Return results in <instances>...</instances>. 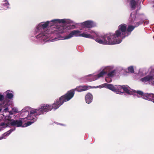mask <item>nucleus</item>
Instances as JSON below:
<instances>
[{
    "label": "nucleus",
    "mask_w": 154,
    "mask_h": 154,
    "mask_svg": "<svg viewBox=\"0 0 154 154\" xmlns=\"http://www.w3.org/2000/svg\"><path fill=\"white\" fill-rule=\"evenodd\" d=\"M73 93L72 91H69L66 94L61 96L58 100H57L52 106L48 104L42 105L38 109H35L31 110L30 112V114L31 115L35 114L36 116H38L43 114L45 112L51 111L53 109H56L63 104L64 102L70 100L73 97Z\"/></svg>",
    "instance_id": "f257e3e1"
},
{
    "label": "nucleus",
    "mask_w": 154,
    "mask_h": 154,
    "mask_svg": "<svg viewBox=\"0 0 154 154\" xmlns=\"http://www.w3.org/2000/svg\"><path fill=\"white\" fill-rule=\"evenodd\" d=\"M120 33L116 30L114 34L108 33L104 35L97 36L95 40L98 43L103 45H114L120 43L122 41Z\"/></svg>",
    "instance_id": "f03ea898"
},
{
    "label": "nucleus",
    "mask_w": 154,
    "mask_h": 154,
    "mask_svg": "<svg viewBox=\"0 0 154 154\" xmlns=\"http://www.w3.org/2000/svg\"><path fill=\"white\" fill-rule=\"evenodd\" d=\"M135 27V26L129 25L127 28V25L124 23L122 24L119 25L118 27L117 31L120 33V37H121L122 40L125 37L129 35Z\"/></svg>",
    "instance_id": "7ed1b4c3"
},
{
    "label": "nucleus",
    "mask_w": 154,
    "mask_h": 154,
    "mask_svg": "<svg viewBox=\"0 0 154 154\" xmlns=\"http://www.w3.org/2000/svg\"><path fill=\"white\" fill-rule=\"evenodd\" d=\"M53 23H52L51 21H47L44 24L40 23L37 26L36 29V31L38 32H43L45 29L47 28L49 25H50L51 26H52L53 24H52Z\"/></svg>",
    "instance_id": "20e7f679"
},
{
    "label": "nucleus",
    "mask_w": 154,
    "mask_h": 154,
    "mask_svg": "<svg viewBox=\"0 0 154 154\" xmlns=\"http://www.w3.org/2000/svg\"><path fill=\"white\" fill-rule=\"evenodd\" d=\"M137 93L140 95H142L143 98L147 100H154V94H145L141 91H138L136 92Z\"/></svg>",
    "instance_id": "39448f33"
},
{
    "label": "nucleus",
    "mask_w": 154,
    "mask_h": 154,
    "mask_svg": "<svg viewBox=\"0 0 154 154\" xmlns=\"http://www.w3.org/2000/svg\"><path fill=\"white\" fill-rule=\"evenodd\" d=\"M82 26L83 28H91L95 26L94 23L91 21L88 20L82 23Z\"/></svg>",
    "instance_id": "423d86ee"
},
{
    "label": "nucleus",
    "mask_w": 154,
    "mask_h": 154,
    "mask_svg": "<svg viewBox=\"0 0 154 154\" xmlns=\"http://www.w3.org/2000/svg\"><path fill=\"white\" fill-rule=\"evenodd\" d=\"M29 115L30 116V118L29 119L31 121H29L25 123V126L27 127L31 125L32 123L36 121L37 119V118L36 117V115L35 114H33L30 115V112H29Z\"/></svg>",
    "instance_id": "0eeeda50"
},
{
    "label": "nucleus",
    "mask_w": 154,
    "mask_h": 154,
    "mask_svg": "<svg viewBox=\"0 0 154 154\" xmlns=\"http://www.w3.org/2000/svg\"><path fill=\"white\" fill-rule=\"evenodd\" d=\"M81 32L79 30H74L72 31L68 35L66 36L65 38L69 39L73 36H80Z\"/></svg>",
    "instance_id": "6e6552de"
},
{
    "label": "nucleus",
    "mask_w": 154,
    "mask_h": 154,
    "mask_svg": "<svg viewBox=\"0 0 154 154\" xmlns=\"http://www.w3.org/2000/svg\"><path fill=\"white\" fill-rule=\"evenodd\" d=\"M22 125L23 121L21 120H13L9 124V125L17 127H21Z\"/></svg>",
    "instance_id": "1a4fd4ad"
},
{
    "label": "nucleus",
    "mask_w": 154,
    "mask_h": 154,
    "mask_svg": "<svg viewBox=\"0 0 154 154\" xmlns=\"http://www.w3.org/2000/svg\"><path fill=\"white\" fill-rule=\"evenodd\" d=\"M103 85V87H105L112 91L118 93L119 89L118 88V86L116 88L114 87L112 84L107 83H104Z\"/></svg>",
    "instance_id": "9d476101"
},
{
    "label": "nucleus",
    "mask_w": 154,
    "mask_h": 154,
    "mask_svg": "<svg viewBox=\"0 0 154 154\" xmlns=\"http://www.w3.org/2000/svg\"><path fill=\"white\" fill-rule=\"evenodd\" d=\"M103 85V87H105L112 91L118 93L119 89L118 88V86L116 88L114 87L112 84L107 83H104Z\"/></svg>",
    "instance_id": "9b49d317"
},
{
    "label": "nucleus",
    "mask_w": 154,
    "mask_h": 154,
    "mask_svg": "<svg viewBox=\"0 0 154 154\" xmlns=\"http://www.w3.org/2000/svg\"><path fill=\"white\" fill-rule=\"evenodd\" d=\"M118 88L119 89L118 93L120 92L121 93H124L123 92H122L121 91V89H123V91L128 94L130 95L131 94V91L125 85H119L118 86Z\"/></svg>",
    "instance_id": "f8f14e48"
},
{
    "label": "nucleus",
    "mask_w": 154,
    "mask_h": 154,
    "mask_svg": "<svg viewBox=\"0 0 154 154\" xmlns=\"http://www.w3.org/2000/svg\"><path fill=\"white\" fill-rule=\"evenodd\" d=\"M110 71V69L109 67H107L104 69H103L102 71L100 72L99 74L96 76L97 78L103 77L106 74L107 72Z\"/></svg>",
    "instance_id": "ddd939ff"
},
{
    "label": "nucleus",
    "mask_w": 154,
    "mask_h": 154,
    "mask_svg": "<svg viewBox=\"0 0 154 154\" xmlns=\"http://www.w3.org/2000/svg\"><path fill=\"white\" fill-rule=\"evenodd\" d=\"M93 99V96L92 94L90 93H88L85 97L86 102L88 104L91 103Z\"/></svg>",
    "instance_id": "4468645a"
},
{
    "label": "nucleus",
    "mask_w": 154,
    "mask_h": 154,
    "mask_svg": "<svg viewBox=\"0 0 154 154\" xmlns=\"http://www.w3.org/2000/svg\"><path fill=\"white\" fill-rule=\"evenodd\" d=\"M153 80V76L150 75H147L141 79V81L143 82L149 81V82H151L152 84H153L152 82Z\"/></svg>",
    "instance_id": "2eb2a0df"
},
{
    "label": "nucleus",
    "mask_w": 154,
    "mask_h": 154,
    "mask_svg": "<svg viewBox=\"0 0 154 154\" xmlns=\"http://www.w3.org/2000/svg\"><path fill=\"white\" fill-rule=\"evenodd\" d=\"M75 90L77 91L78 92H82V86H77L76 88L74 89H72L68 91L67 92L66 94H66L67 93H68L69 91H72V92L73 93V97L71 98L72 99L74 96L75 94Z\"/></svg>",
    "instance_id": "dca6fc26"
},
{
    "label": "nucleus",
    "mask_w": 154,
    "mask_h": 154,
    "mask_svg": "<svg viewBox=\"0 0 154 154\" xmlns=\"http://www.w3.org/2000/svg\"><path fill=\"white\" fill-rule=\"evenodd\" d=\"M6 92L7 93L6 94V97L9 99H11L13 97V95L12 93H11V92H13L12 91L10 90H7Z\"/></svg>",
    "instance_id": "f3484780"
},
{
    "label": "nucleus",
    "mask_w": 154,
    "mask_h": 154,
    "mask_svg": "<svg viewBox=\"0 0 154 154\" xmlns=\"http://www.w3.org/2000/svg\"><path fill=\"white\" fill-rule=\"evenodd\" d=\"M51 22L53 24L55 23H66V20L65 19H56L51 20Z\"/></svg>",
    "instance_id": "a211bd4d"
},
{
    "label": "nucleus",
    "mask_w": 154,
    "mask_h": 154,
    "mask_svg": "<svg viewBox=\"0 0 154 154\" xmlns=\"http://www.w3.org/2000/svg\"><path fill=\"white\" fill-rule=\"evenodd\" d=\"M130 4L132 10H134L136 8V1L135 0H131Z\"/></svg>",
    "instance_id": "6ab92c4d"
},
{
    "label": "nucleus",
    "mask_w": 154,
    "mask_h": 154,
    "mask_svg": "<svg viewBox=\"0 0 154 154\" xmlns=\"http://www.w3.org/2000/svg\"><path fill=\"white\" fill-rule=\"evenodd\" d=\"M80 36L83 37H84L88 38H93V36L91 35L90 34H86V33H82L80 34Z\"/></svg>",
    "instance_id": "aec40b11"
},
{
    "label": "nucleus",
    "mask_w": 154,
    "mask_h": 154,
    "mask_svg": "<svg viewBox=\"0 0 154 154\" xmlns=\"http://www.w3.org/2000/svg\"><path fill=\"white\" fill-rule=\"evenodd\" d=\"M135 15L134 14H133L132 13H131L130 14V22L131 23H133L135 21Z\"/></svg>",
    "instance_id": "412c9836"
},
{
    "label": "nucleus",
    "mask_w": 154,
    "mask_h": 154,
    "mask_svg": "<svg viewBox=\"0 0 154 154\" xmlns=\"http://www.w3.org/2000/svg\"><path fill=\"white\" fill-rule=\"evenodd\" d=\"M5 122H10L13 120L11 119V117L10 115L6 116L5 117Z\"/></svg>",
    "instance_id": "4be33fe9"
},
{
    "label": "nucleus",
    "mask_w": 154,
    "mask_h": 154,
    "mask_svg": "<svg viewBox=\"0 0 154 154\" xmlns=\"http://www.w3.org/2000/svg\"><path fill=\"white\" fill-rule=\"evenodd\" d=\"M116 70L114 69L109 72L107 74V75L109 77H112L116 75Z\"/></svg>",
    "instance_id": "5701e85b"
},
{
    "label": "nucleus",
    "mask_w": 154,
    "mask_h": 154,
    "mask_svg": "<svg viewBox=\"0 0 154 154\" xmlns=\"http://www.w3.org/2000/svg\"><path fill=\"white\" fill-rule=\"evenodd\" d=\"M10 122H2L0 124V126L2 127H7L8 125H9Z\"/></svg>",
    "instance_id": "b1692460"
},
{
    "label": "nucleus",
    "mask_w": 154,
    "mask_h": 154,
    "mask_svg": "<svg viewBox=\"0 0 154 154\" xmlns=\"http://www.w3.org/2000/svg\"><path fill=\"white\" fill-rule=\"evenodd\" d=\"M128 71L129 72L131 73H133L134 72V68L133 66H130L128 68Z\"/></svg>",
    "instance_id": "393cba45"
},
{
    "label": "nucleus",
    "mask_w": 154,
    "mask_h": 154,
    "mask_svg": "<svg viewBox=\"0 0 154 154\" xmlns=\"http://www.w3.org/2000/svg\"><path fill=\"white\" fill-rule=\"evenodd\" d=\"M3 5L4 6V8L5 9L8 8L9 4L8 2H7L5 3H4Z\"/></svg>",
    "instance_id": "a878e982"
},
{
    "label": "nucleus",
    "mask_w": 154,
    "mask_h": 154,
    "mask_svg": "<svg viewBox=\"0 0 154 154\" xmlns=\"http://www.w3.org/2000/svg\"><path fill=\"white\" fill-rule=\"evenodd\" d=\"M143 21L142 20H141L139 22H137L136 23L135 26L136 27L138 26L139 25L143 24Z\"/></svg>",
    "instance_id": "bb28decb"
},
{
    "label": "nucleus",
    "mask_w": 154,
    "mask_h": 154,
    "mask_svg": "<svg viewBox=\"0 0 154 154\" xmlns=\"http://www.w3.org/2000/svg\"><path fill=\"white\" fill-rule=\"evenodd\" d=\"M88 86L87 85L82 86V91H83L87 90L88 89Z\"/></svg>",
    "instance_id": "cd10ccee"
},
{
    "label": "nucleus",
    "mask_w": 154,
    "mask_h": 154,
    "mask_svg": "<svg viewBox=\"0 0 154 154\" xmlns=\"http://www.w3.org/2000/svg\"><path fill=\"white\" fill-rule=\"evenodd\" d=\"M10 134H9V133L7 132V133H4L2 135V137L0 138V140L2 139L5 136H8Z\"/></svg>",
    "instance_id": "c85d7f7f"
},
{
    "label": "nucleus",
    "mask_w": 154,
    "mask_h": 154,
    "mask_svg": "<svg viewBox=\"0 0 154 154\" xmlns=\"http://www.w3.org/2000/svg\"><path fill=\"white\" fill-rule=\"evenodd\" d=\"M4 99V96L3 95L0 94V101H2Z\"/></svg>",
    "instance_id": "c756f323"
},
{
    "label": "nucleus",
    "mask_w": 154,
    "mask_h": 154,
    "mask_svg": "<svg viewBox=\"0 0 154 154\" xmlns=\"http://www.w3.org/2000/svg\"><path fill=\"white\" fill-rule=\"evenodd\" d=\"M15 129V128H14V129L12 128L8 132L9 133V134H10L11 132L14 130Z\"/></svg>",
    "instance_id": "7c9ffc66"
},
{
    "label": "nucleus",
    "mask_w": 154,
    "mask_h": 154,
    "mask_svg": "<svg viewBox=\"0 0 154 154\" xmlns=\"http://www.w3.org/2000/svg\"><path fill=\"white\" fill-rule=\"evenodd\" d=\"M13 111L16 112V113H17V112H18V110L17 109H15V108H13Z\"/></svg>",
    "instance_id": "2f4dec72"
},
{
    "label": "nucleus",
    "mask_w": 154,
    "mask_h": 154,
    "mask_svg": "<svg viewBox=\"0 0 154 154\" xmlns=\"http://www.w3.org/2000/svg\"><path fill=\"white\" fill-rule=\"evenodd\" d=\"M105 81H106V82H108V83H109V82H112V79H110V80L109 81H108V80H107V79L106 78L105 79Z\"/></svg>",
    "instance_id": "473e14b6"
},
{
    "label": "nucleus",
    "mask_w": 154,
    "mask_h": 154,
    "mask_svg": "<svg viewBox=\"0 0 154 154\" xmlns=\"http://www.w3.org/2000/svg\"><path fill=\"white\" fill-rule=\"evenodd\" d=\"M152 82L153 83V84H152L153 85H154V78H153V80L152 81Z\"/></svg>",
    "instance_id": "72a5a7b5"
},
{
    "label": "nucleus",
    "mask_w": 154,
    "mask_h": 154,
    "mask_svg": "<svg viewBox=\"0 0 154 154\" xmlns=\"http://www.w3.org/2000/svg\"><path fill=\"white\" fill-rule=\"evenodd\" d=\"M89 32L92 33H93V32L92 31H88Z\"/></svg>",
    "instance_id": "f704fd0d"
},
{
    "label": "nucleus",
    "mask_w": 154,
    "mask_h": 154,
    "mask_svg": "<svg viewBox=\"0 0 154 154\" xmlns=\"http://www.w3.org/2000/svg\"><path fill=\"white\" fill-rule=\"evenodd\" d=\"M63 31H62L60 32H59V33H63Z\"/></svg>",
    "instance_id": "c9c22d12"
},
{
    "label": "nucleus",
    "mask_w": 154,
    "mask_h": 154,
    "mask_svg": "<svg viewBox=\"0 0 154 154\" xmlns=\"http://www.w3.org/2000/svg\"><path fill=\"white\" fill-rule=\"evenodd\" d=\"M71 27H74V28L75 27V25H72V26H71Z\"/></svg>",
    "instance_id": "e433bc0d"
},
{
    "label": "nucleus",
    "mask_w": 154,
    "mask_h": 154,
    "mask_svg": "<svg viewBox=\"0 0 154 154\" xmlns=\"http://www.w3.org/2000/svg\"><path fill=\"white\" fill-rule=\"evenodd\" d=\"M8 110V108H6L5 109H4V110Z\"/></svg>",
    "instance_id": "4c0bfd02"
},
{
    "label": "nucleus",
    "mask_w": 154,
    "mask_h": 154,
    "mask_svg": "<svg viewBox=\"0 0 154 154\" xmlns=\"http://www.w3.org/2000/svg\"><path fill=\"white\" fill-rule=\"evenodd\" d=\"M74 28H72V27H71V28H68V29H73Z\"/></svg>",
    "instance_id": "58836bf2"
},
{
    "label": "nucleus",
    "mask_w": 154,
    "mask_h": 154,
    "mask_svg": "<svg viewBox=\"0 0 154 154\" xmlns=\"http://www.w3.org/2000/svg\"><path fill=\"white\" fill-rule=\"evenodd\" d=\"M152 100H153V101H152L153 102V103H154V100H150V101H152Z\"/></svg>",
    "instance_id": "ea45409f"
},
{
    "label": "nucleus",
    "mask_w": 154,
    "mask_h": 154,
    "mask_svg": "<svg viewBox=\"0 0 154 154\" xmlns=\"http://www.w3.org/2000/svg\"><path fill=\"white\" fill-rule=\"evenodd\" d=\"M5 2H7V0H5Z\"/></svg>",
    "instance_id": "a19ab883"
},
{
    "label": "nucleus",
    "mask_w": 154,
    "mask_h": 154,
    "mask_svg": "<svg viewBox=\"0 0 154 154\" xmlns=\"http://www.w3.org/2000/svg\"><path fill=\"white\" fill-rule=\"evenodd\" d=\"M2 111V109L0 108V112H1Z\"/></svg>",
    "instance_id": "79ce46f5"
}]
</instances>
